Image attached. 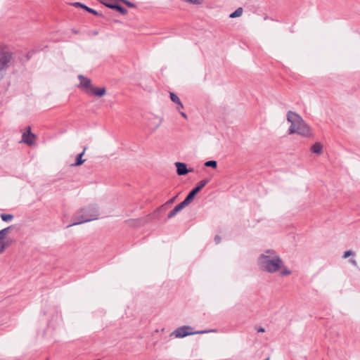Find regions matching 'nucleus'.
<instances>
[{
    "label": "nucleus",
    "instance_id": "1",
    "mask_svg": "<svg viewBox=\"0 0 360 360\" xmlns=\"http://www.w3.org/2000/svg\"><path fill=\"white\" fill-rule=\"evenodd\" d=\"M259 264L263 270L269 273L281 270L282 276H288L291 274L290 271L283 269L282 260L273 250H267L262 255L259 259Z\"/></svg>",
    "mask_w": 360,
    "mask_h": 360
},
{
    "label": "nucleus",
    "instance_id": "2",
    "mask_svg": "<svg viewBox=\"0 0 360 360\" xmlns=\"http://www.w3.org/2000/svg\"><path fill=\"white\" fill-rule=\"evenodd\" d=\"M287 120L290 123L288 129L290 134H297L305 137L311 136L310 127L298 114L289 111L287 113Z\"/></svg>",
    "mask_w": 360,
    "mask_h": 360
},
{
    "label": "nucleus",
    "instance_id": "3",
    "mask_svg": "<svg viewBox=\"0 0 360 360\" xmlns=\"http://www.w3.org/2000/svg\"><path fill=\"white\" fill-rule=\"evenodd\" d=\"M98 207L94 204L89 205L83 208H82L79 211H78L75 214V221L70 224L67 226L69 228L72 226L78 225L84 222L91 221L92 220H95L98 218Z\"/></svg>",
    "mask_w": 360,
    "mask_h": 360
},
{
    "label": "nucleus",
    "instance_id": "4",
    "mask_svg": "<svg viewBox=\"0 0 360 360\" xmlns=\"http://www.w3.org/2000/svg\"><path fill=\"white\" fill-rule=\"evenodd\" d=\"M37 136L32 132L31 127H27L24 129V144L31 148H35L37 146Z\"/></svg>",
    "mask_w": 360,
    "mask_h": 360
},
{
    "label": "nucleus",
    "instance_id": "5",
    "mask_svg": "<svg viewBox=\"0 0 360 360\" xmlns=\"http://www.w3.org/2000/svg\"><path fill=\"white\" fill-rule=\"evenodd\" d=\"M204 331H196L193 332L191 327L188 326H184L179 327L176 328L172 334L171 335L174 336L176 338H182L188 335H193V334H198V333H203Z\"/></svg>",
    "mask_w": 360,
    "mask_h": 360
},
{
    "label": "nucleus",
    "instance_id": "6",
    "mask_svg": "<svg viewBox=\"0 0 360 360\" xmlns=\"http://www.w3.org/2000/svg\"><path fill=\"white\" fill-rule=\"evenodd\" d=\"M11 226H8L0 231V254L11 243V240L8 238V234L11 230Z\"/></svg>",
    "mask_w": 360,
    "mask_h": 360
},
{
    "label": "nucleus",
    "instance_id": "7",
    "mask_svg": "<svg viewBox=\"0 0 360 360\" xmlns=\"http://www.w3.org/2000/svg\"><path fill=\"white\" fill-rule=\"evenodd\" d=\"M207 180H202L198 182V186L193 188L184 200L187 205H189L195 198V195L207 184Z\"/></svg>",
    "mask_w": 360,
    "mask_h": 360
},
{
    "label": "nucleus",
    "instance_id": "8",
    "mask_svg": "<svg viewBox=\"0 0 360 360\" xmlns=\"http://www.w3.org/2000/svg\"><path fill=\"white\" fill-rule=\"evenodd\" d=\"M78 79L80 81L79 87L82 89L83 91H84L86 93H87L89 89L92 86L91 79L87 77H85L82 75H79L78 76Z\"/></svg>",
    "mask_w": 360,
    "mask_h": 360
},
{
    "label": "nucleus",
    "instance_id": "9",
    "mask_svg": "<svg viewBox=\"0 0 360 360\" xmlns=\"http://www.w3.org/2000/svg\"><path fill=\"white\" fill-rule=\"evenodd\" d=\"M12 60V56L9 53H4L0 57V70L8 67Z\"/></svg>",
    "mask_w": 360,
    "mask_h": 360
},
{
    "label": "nucleus",
    "instance_id": "10",
    "mask_svg": "<svg viewBox=\"0 0 360 360\" xmlns=\"http://www.w3.org/2000/svg\"><path fill=\"white\" fill-rule=\"evenodd\" d=\"M86 94L91 96L102 97L106 94V89L105 87L97 88L92 85Z\"/></svg>",
    "mask_w": 360,
    "mask_h": 360
},
{
    "label": "nucleus",
    "instance_id": "11",
    "mask_svg": "<svg viewBox=\"0 0 360 360\" xmlns=\"http://www.w3.org/2000/svg\"><path fill=\"white\" fill-rule=\"evenodd\" d=\"M187 203L185 201H182L181 203L178 204L168 214V219H171L174 217L179 212L183 210L186 206H187Z\"/></svg>",
    "mask_w": 360,
    "mask_h": 360
},
{
    "label": "nucleus",
    "instance_id": "12",
    "mask_svg": "<svg viewBox=\"0 0 360 360\" xmlns=\"http://www.w3.org/2000/svg\"><path fill=\"white\" fill-rule=\"evenodd\" d=\"M175 166L176 167V172L179 175H185L188 172L192 171V169L188 170L186 164L182 162H177L175 163Z\"/></svg>",
    "mask_w": 360,
    "mask_h": 360
},
{
    "label": "nucleus",
    "instance_id": "13",
    "mask_svg": "<svg viewBox=\"0 0 360 360\" xmlns=\"http://www.w3.org/2000/svg\"><path fill=\"white\" fill-rule=\"evenodd\" d=\"M104 4L110 8L115 9L116 11H117L119 13H120L122 15H126L127 13V11L124 8H123L119 5L109 4L108 2V0L105 1V4Z\"/></svg>",
    "mask_w": 360,
    "mask_h": 360
},
{
    "label": "nucleus",
    "instance_id": "14",
    "mask_svg": "<svg viewBox=\"0 0 360 360\" xmlns=\"http://www.w3.org/2000/svg\"><path fill=\"white\" fill-rule=\"evenodd\" d=\"M322 148L323 146L320 143H316L311 146V150L314 153L320 155L322 153Z\"/></svg>",
    "mask_w": 360,
    "mask_h": 360
},
{
    "label": "nucleus",
    "instance_id": "15",
    "mask_svg": "<svg viewBox=\"0 0 360 360\" xmlns=\"http://www.w3.org/2000/svg\"><path fill=\"white\" fill-rule=\"evenodd\" d=\"M86 150V147H84L82 153H81L80 154H79L77 156L76 162L74 164L75 166H79L84 162L85 160H83L82 157L84 155Z\"/></svg>",
    "mask_w": 360,
    "mask_h": 360
},
{
    "label": "nucleus",
    "instance_id": "16",
    "mask_svg": "<svg viewBox=\"0 0 360 360\" xmlns=\"http://www.w3.org/2000/svg\"><path fill=\"white\" fill-rule=\"evenodd\" d=\"M1 219L5 222H10L13 219V215L11 214H1Z\"/></svg>",
    "mask_w": 360,
    "mask_h": 360
},
{
    "label": "nucleus",
    "instance_id": "17",
    "mask_svg": "<svg viewBox=\"0 0 360 360\" xmlns=\"http://www.w3.org/2000/svg\"><path fill=\"white\" fill-rule=\"evenodd\" d=\"M243 10L241 7L237 8L233 13L230 14V18H234L242 15Z\"/></svg>",
    "mask_w": 360,
    "mask_h": 360
},
{
    "label": "nucleus",
    "instance_id": "18",
    "mask_svg": "<svg viewBox=\"0 0 360 360\" xmlns=\"http://www.w3.org/2000/svg\"><path fill=\"white\" fill-rule=\"evenodd\" d=\"M170 98L176 104H178L181 102L180 98L175 94L172 92L170 93Z\"/></svg>",
    "mask_w": 360,
    "mask_h": 360
},
{
    "label": "nucleus",
    "instance_id": "19",
    "mask_svg": "<svg viewBox=\"0 0 360 360\" xmlns=\"http://www.w3.org/2000/svg\"><path fill=\"white\" fill-rule=\"evenodd\" d=\"M75 5L77 6H80V7H82L84 8V9H86V11H88L89 13H94V14H97V12L91 8H88L87 6H84V5H82V4L80 3H76Z\"/></svg>",
    "mask_w": 360,
    "mask_h": 360
},
{
    "label": "nucleus",
    "instance_id": "20",
    "mask_svg": "<svg viewBox=\"0 0 360 360\" xmlns=\"http://www.w3.org/2000/svg\"><path fill=\"white\" fill-rule=\"evenodd\" d=\"M205 165L206 167H212V168H216L217 166V162L214 160H210V161H207L205 163Z\"/></svg>",
    "mask_w": 360,
    "mask_h": 360
},
{
    "label": "nucleus",
    "instance_id": "21",
    "mask_svg": "<svg viewBox=\"0 0 360 360\" xmlns=\"http://www.w3.org/2000/svg\"><path fill=\"white\" fill-rule=\"evenodd\" d=\"M352 255H354V252L352 251H351V250H348V251H346L344 253L343 257L344 258H347V257H349V256H352Z\"/></svg>",
    "mask_w": 360,
    "mask_h": 360
},
{
    "label": "nucleus",
    "instance_id": "22",
    "mask_svg": "<svg viewBox=\"0 0 360 360\" xmlns=\"http://www.w3.org/2000/svg\"><path fill=\"white\" fill-rule=\"evenodd\" d=\"M122 1H123L127 6H128L130 8H134L135 7V5L133 4V3H131L127 0H121Z\"/></svg>",
    "mask_w": 360,
    "mask_h": 360
},
{
    "label": "nucleus",
    "instance_id": "23",
    "mask_svg": "<svg viewBox=\"0 0 360 360\" xmlns=\"http://www.w3.org/2000/svg\"><path fill=\"white\" fill-rule=\"evenodd\" d=\"M176 105H177L176 109H177V110H178L179 112H180V111H181V109H184V105L182 104V103H181V102L179 103H178V104H176Z\"/></svg>",
    "mask_w": 360,
    "mask_h": 360
},
{
    "label": "nucleus",
    "instance_id": "24",
    "mask_svg": "<svg viewBox=\"0 0 360 360\" xmlns=\"http://www.w3.org/2000/svg\"><path fill=\"white\" fill-rule=\"evenodd\" d=\"M257 332L258 333H264L265 332V329L262 327H259L257 329Z\"/></svg>",
    "mask_w": 360,
    "mask_h": 360
},
{
    "label": "nucleus",
    "instance_id": "25",
    "mask_svg": "<svg viewBox=\"0 0 360 360\" xmlns=\"http://www.w3.org/2000/svg\"><path fill=\"white\" fill-rule=\"evenodd\" d=\"M179 112H180V114L181 115V116H182L183 117H184L185 119H187V118H188V117H187V115H186V113H184V112H181V111H180Z\"/></svg>",
    "mask_w": 360,
    "mask_h": 360
},
{
    "label": "nucleus",
    "instance_id": "26",
    "mask_svg": "<svg viewBox=\"0 0 360 360\" xmlns=\"http://www.w3.org/2000/svg\"><path fill=\"white\" fill-rule=\"evenodd\" d=\"M350 262L354 266H356L357 264L356 260H354V259H351Z\"/></svg>",
    "mask_w": 360,
    "mask_h": 360
},
{
    "label": "nucleus",
    "instance_id": "27",
    "mask_svg": "<svg viewBox=\"0 0 360 360\" xmlns=\"http://www.w3.org/2000/svg\"><path fill=\"white\" fill-rule=\"evenodd\" d=\"M215 240H216V242H217V243H219V242H220V238H219V236H216V237H215Z\"/></svg>",
    "mask_w": 360,
    "mask_h": 360
},
{
    "label": "nucleus",
    "instance_id": "28",
    "mask_svg": "<svg viewBox=\"0 0 360 360\" xmlns=\"http://www.w3.org/2000/svg\"><path fill=\"white\" fill-rule=\"evenodd\" d=\"M174 202V199H172L169 201V202L172 203Z\"/></svg>",
    "mask_w": 360,
    "mask_h": 360
},
{
    "label": "nucleus",
    "instance_id": "29",
    "mask_svg": "<svg viewBox=\"0 0 360 360\" xmlns=\"http://www.w3.org/2000/svg\"><path fill=\"white\" fill-rule=\"evenodd\" d=\"M269 359H269V357H268V358H266L265 360H269Z\"/></svg>",
    "mask_w": 360,
    "mask_h": 360
}]
</instances>
